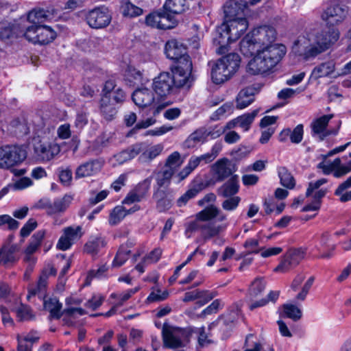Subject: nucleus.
Listing matches in <instances>:
<instances>
[{"instance_id":"obj_55","label":"nucleus","mask_w":351,"mask_h":351,"mask_svg":"<svg viewBox=\"0 0 351 351\" xmlns=\"http://www.w3.org/2000/svg\"><path fill=\"white\" fill-rule=\"evenodd\" d=\"M15 313L20 321H27L33 318L34 315L31 309L25 305L21 304L15 309Z\"/></svg>"},{"instance_id":"obj_19","label":"nucleus","mask_w":351,"mask_h":351,"mask_svg":"<svg viewBox=\"0 0 351 351\" xmlns=\"http://www.w3.org/2000/svg\"><path fill=\"white\" fill-rule=\"evenodd\" d=\"M34 152L40 160L49 161L60 153V147L54 141L40 140L34 144Z\"/></svg>"},{"instance_id":"obj_61","label":"nucleus","mask_w":351,"mask_h":351,"mask_svg":"<svg viewBox=\"0 0 351 351\" xmlns=\"http://www.w3.org/2000/svg\"><path fill=\"white\" fill-rule=\"evenodd\" d=\"M241 201V198L238 196L230 197L222 202L221 206L223 210L227 211L234 210Z\"/></svg>"},{"instance_id":"obj_36","label":"nucleus","mask_w":351,"mask_h":351,"mask_svg":"<svg viewBox=\"0 0 351 351\" xmlns=\"http://www.w3.org/2000/svg\"><path fill=\"white\" fill-rule=\"evenodd\" d=\"M105 245L106 242L103 238L98 237H91L85 244L84 251L92 256H95Z\"/></svg>"},{"instance_id":"obj_42","label":"nucleus","mask_w":351,"mask_h":351,"mask_svg":"<svg viewBox=\"0 0 351 351\" xmlns=\"http://www.w3.org/2000/svg\"><path fill=\"white\" fill-rule=\"evenodd\" d=\"M44 308L50 313V315L53 318H59L61 315L60 310L62 304L57 298H49L44 301Z\"/></svg>"},{"instance_id":"obj_20","label":"nucleus","mask_w":351,"mask_h":351,"mask_svg":"<svg viewBox=\"0 0 351 351\" xmlns=\"http://www.w3.org/2000/svg\"><path fill=\"white\" fill-rule=\"evenodd\" d=\"M165 51L169 59L176 60L177 63H180V61L184 62V59H190L185 46L176 39H171L167 42Z\"/></svg>"},{"instance_id":"obj_32","label":"nucleus","mask_w":351,"mask_h":351,"mask_svg":"<svg viewBox=\"0 0 351 351\" xmlns=\"http://www.w3.org/2000/svg\"><path fill=\"white\" fill-rule=\"evenodd\" d=\"M73 199V197L69 194H65L61 198H56L51 202V215L64 213L69 207Z\"/></svg>"},{"instance_id":"obj_22","label":"nucleus","mask_w":351,"mask_h":351,"mask_svg":"<svg viewBox=\"0 0 351 351\" xmlns=\"http://www.w3.org/2000/svg\"><path fill=\"white\" fill-rule=\"evenodd\" d=\"M151 180L147 178L132 190L123 200V204L130 205L144 199L150 187Z\"/></svg>"},{"instance_id":"obj_26","label":"nucleus","mask_w":351,"mask_h":351,"mask_svg":"<svg viewBox=\"0 0 351 351\" xmlns=\"http://www.w3.org/2000/svg\"><path fill=\"white\" fill-rule=\"evenodd\" d=\"M257 93L258 90L252 86L242 89L236 98L237 108L241 110L250 106L254 102L255 95Z\"/></svg>"},{"instance_id":"obj_17","label":"nucleus","mask_w":351,"mask_h":351,"mask_svg":"<svg viewBox=\"0 0 351 351\" xmlns=\"http://www.w3.org/2000/svg\"><path fill=\"white\" fill-rule=\"evenodd\" d=\"M303 249H293L288 251L281 258L279 265L274 269L276 272L285 273L298 265L305 257Z\"/></svg>"},{"instance_id":"obj_6","label":"nucleus","mask_w":351,"mask_h":351,"mask_svg":"<svg viewBox=\"0 0 351 351\" xmlns=\"http://www.w3.org/2000/svg\"><path fill=\"white\" fill-rule=\"evenodd\" d=\"M240 57L236 53H231L219 59L211 70V78L215 84H219L228 80L237 71Z\"/></svg>"},{"instance_id":"obj_10","label":"nucleus","mask_w":351,"mask_h":351,"mask_svg":"<svg viewBox=\"0 0 351 351\" xmlns=\"http://www.w3.org/2000/svg\"><path fill=\"white\" fill-rule=\"evenodd\" d=\"M164 343L170 348L184 347L190 339V331L186 328L164 326L162 329Z\"/></svg>"},{"instance_id":"obj_56","label":"nucleus","mask_w":351,"mask_h":351,"mask_svg":"<svg viewBox=\"0 0 351 351\" xmlns=\"http://www.w3.org/2000/svg\"><path fill=\"white\" fill-rule=\"evenodd\" d=\"M46 15L42 10H32L27 15V20L32 23L31 25H40L45 19Z\"/></svg>"},{"instance_id":"obj_37","label":"nucleus","mask_w":351,"mask_h":351,"mask_svg":"<svg viewBox=\"0 0 351 351\" xmlns=\"http://www.w3.org/2000/svg\"><path fill=\"white\" fill-rule=\"evenodd\" d=\"M124 80L128 85L134 86L143 82V73L135 67L129 66L125 71Z\"/></svg>"},{"instance_id":"obj_9","label":"nucleus","mask_w":351,"mask_h":351,"mask_svg":"<svg viewBox=\"0 0 351 351\" xmlns=\"http://www.w3.org/2000/svg\"><path fill=\"white\" fill-rule=\"evenodd\" d=\"M21 33L29 42L40 45L48 44L56 37V32L51 27L43 25H29Z\"/></svg>"},{"instance_id":"obj_59","label":"nucleus","mask_w":351,"mask_h":351,"mask_svg":"<svg viewBox=\"0 0 351 351\" xmlns=\"http://www.w3.org/2000/svg\"><path fill=\"white\" fill-rule=\"evenodd\" d=\"M169 296L167 291H161L160 289H156L151 292L147 298L149 302H160L165 300Z\"/></svg>"},{"instance_id":"obj_11","label":"nucleus","mask_w":351,"mask_h":351,"mask_svg":"<svg viewBox=\"0 0 351 351\" xmlns=\"http://www.w3.org/2000/svg\"><path fill=\"white\" fill-rule=\"evenodd\" d=\"M145 23L152 27L169 29L178 25V20L175 16L168 13L162 8L148 14L145 18Z\"/></svg>"},{"instance_id":"obj_31","label":"nucleus","mask_w":351,"mask_h":351,"mask_svg":"<svg viewBox=\"0 0 351 351\" xmlns=\"http://www.w3.org/2000/svg\"><path fill=\"white\" fill-rule=\"evenodd\" d=\"M47 285V271H42L36 285H32L28 288L27 299L29 300L32 296L36 295H38V297L41 299L45 295Z\"/></svg>"},{"instance_id":"obj_63","label":"nucleus","mask_w":351,"mask_h":351,"mask_svg":"<svg viewBox=\"0 0 351 351\" xmlns=\"http://www.w3.org/2000/svg\"><path fill=\"white\" fill-rule=\"evenodd\" d=\"M223 306L221 300H215L208 306L203 310L202 314L204 315L215 314Z\"/></svg>"},{"instance_id":"obj_58","label":"nucleus","mask_w":351,"mask_h":351,"mask_svg":"<svg viewBox=\"0 0 351 351\" xmlns=\"http://www.w3.org/2000/svg\"><path fill=\"white\" fill-rule=\"evenodd\" d=\"M314 280L315 278L313 276H311L307 279V280L302 286L301 291L296 295V300L300 301H304L306 299V295H308L309 290L311 289L314 282Z\"/></svg>"},{"instance_id":"obj_62","label":"nucleus","mask_w":351,"mask_h":351,"mask_svg":"<svg viewBox=\"0 0 351 351\" xmlns=\"http://www.w3.org/2000/svg\"><path fill=\"white\" fill-rule=\"evenodd\" d=\"M3 225H8L10 230H16L18 228L19 223L8 215H0V227Z\"/></svg>"},{"instance_id":"obj_50","label":"nucleus","mask_w":351,"mask_h":351,"mask_svg":"<svg viewBox=\"0 0 351 351\" xmlns=\"http://www.w3.org/2000/svg\"><path fill=\"white\" fill-rule=\"evenodd\" d=\"M183 160L181 158L180 154L178 152H174L171 154L167 158L165 162V168L167 169H172L173 173L180 167Z\"/></svg>"},{"instance_id":"obj_41","label":"nucleus","mask_w":351,"mask_h":351,"mask_svg":"<svg viewBox=\"0 0 351 351\" xmlns=\"http://www.w3.org/2000/svg\"><path fill=\"white\" fill-rule=\"evenodd\" d=\"M258 112L259 109H256L251 112L245 113L241 116L237 117V118L239 127L243 129L244 132L248 131L255 117L258 115Z\"/></svg>"},{"instance_id":"obj_48","label":"nucleus","mask_w":351,"mask_h":351,"mask_svg":"<svg viewBox=\"0 0 351 351\" xmlns=\"http://www.w3.org/2000/svg\"><path fill=\"white\" fill-rule=\"evenodd\" d=\"M130 250L127 245H122L114 258L112 265L114 267H121L128 259Z\"/></svg>"},{"instance_id":"obj_23","label":"nucleus","mask_w":351,"mask_h":351,"mask_svg":"<svg viewBox=\"0 0 351 351\" xmlns=\"http://www.w3.org/2000/svg\"><path fill=\"white\" fill-rule=\"evenodd\" d=\"M332 117V114H327L315 119L311 124L313 136H317L320 140L328 136L330 133L327 130V125Z\"/></svg>"},{"instance_id":"obj_49","label":"nucleus","mask_w":351,"mask_h":351,"mask_svg":"<svg viewBox=\"0 0 351 351\" xmlns=\"http://www.w3.org/2000/svg\"><path fill=\"white\" fill-rule=\"evenodd\" d=\"M174 173L172 169H167L166 168L158 172L156 175V180L158 187L166 186L169 184L171 179Z\"/></svg>"},{"instance_id":"obj_38","label":"nucleus","mask_w":351,"mask_h":351,"mask_svg":"<svg viewBox=\"0 0 351 351\" xmlns=\"http://www.w3.org/2000/svg\"><path fill=\"white\" fill-rule=\"evenodd\" d=\"M213 170L221 180L229 176L232 171L230 168L229 160L222 158L217 160L213 167Z\"/></svg>"},{"instance_id":"obj_15","label":"nucleus","mask_w":351,"mask_h":351,"mask_svg":"<svg viewBox=\"0 0 351 351\" xmlns=\"http://www.w3.org/2000/svg\"><path fill=\"white\" fill-rule=\"evenodd\" d=\"M325 175L332 174L335 178H341L351 171V160L343 165L339 158L333 160L322 162L317 165Z\"/></svg>"},{"instance_id":"obj_13","label":"nucleus","mask_w":351,"mask_h":351,"mask_svg":"<svg viewBox=\"0 0 351 351\" xmlns=\"http://www.w3.org/2000/svg\"><path fill=\"white\" fill-rule=\"evenodd\" d=\"M266 283L263 278H257L252 283L249 288L247 298L249 308L251 311L255 308L265 306L268 304V300L262 298V293L265 291Z\"/></svg>"},{"instance_id":"obj_14","label":"nucleus","mask_w":351,"mask_h":351,"mask_svg":"<svg viewBox=\"0 0 351 351\" xmlns=\"http://www.w3.org/2000/svg\"><path fill=\"white\" fill-rule=\"evenodd\" d=\"M152 88L160 101L176 93L177 90L171 79V75L167 72L160 73L154 78Z\"/></svg>"},{"instance_id":"obj_39","label":"nucleus","mask_w":351,"mask_h":351,"mask_svg":"<svg viewBox=\"0 0 351 351\" xmlns=\"http://www.w3.org/2000/svg\"><path fill=\"white\" fill-rule=\"evenodd\" d=\"M351 187V176L346 180L341 183L335 191V195L339 197L341 202H346L351 200V191L346 190Z\"/></svg>"},{"instance_id":"obj_18","label":"nucleus","mask_w":351,"mask_h":351,"mask_svg":"<svg viewBox=\"0 0 351 351\" xmlns=\"http://www.w3.org/2000/svg\"><path fill=\"white\" fill-rule=\"evenodd\" d=\"M83 235L82 228L80 226H68L62 230L56 247L60 250H69L75 243L79 241Z\"/></svg>"},{"instance_id":"obj_12","label":"nucleus","mask_w":351,"mask_h":351,"mask_svg":"<svg viewBox=\"0 0 351 351\" xmlns=\"http://www.w3.org/2000/svg\"><path fill=\"white\" fill-rule=\"evenodd\" d=\"M26 158V152L16 145H5L0 147V167L8 169L23 162Z\"/></svg>"},{"instance_id":"obj_54","label":"nucleus","mask_w":351,"mask_h":351,"mask_svg":"<svg viewBox=\"0 0 351 351\" xmlns=\"http://www.w3.org/2000/svg\"><path fill=\"white\" fill-rule=\"evenodd\" d=\"M43 237V233L40 232L34 234L32 237L31 241L25 250V254H33L40 245Z\"/></svg>"},{"instance_id":"obj_30","label":"nucleus","mask_w":351,"mask_h":351,"mask_svg":"<svg viewBox=\"0 0 351 351\" xmlns=\"http://www.w3.org/2000/svg\"><path fill=\"white\" fill-rule=\"evenodd\" d=\"M140 209V206L134 205L132 208L126 210L123 206H116L110 213L109 217V223L110 225L114 226L120 223V221L128 214L133 213Z\"/></svg>"},{"instance_id":"obj_45","label":"nucleus","mask_w":351,"mask_h":351,"mask_svg":"<svg viewBox=\"0 0 351 351\" xmlns=\"http://www.w3.org/2000/svg\"><path fill=\"white\" fill-rule=\"evenodd\" d=\"M16 249L14 246H5L0 250V265H6L16 261L15 257Z\"/></svg>"},{"instance_id":"obj_16","label":"nucleus","mask_w":351,"mask_h":351,"mask_svg":"<svg viewBox=\"0 0 351 351\" xmlns=\"http://www.w3.org/2000/svg\"><path fill=\"white\" fill-rule=\"evenodd\" d=\"M111 19L108 9L105 7L96 8L89 11L86 15L87 23L94 29H101L108 26Z\"/></svg>"},{"instance_id":"obj_29","label":"nucleus","mask_w":351,"mask_h":351,"mask_svg":"<svg viewBox=\"0 0 351 351\" xmlns=\"http://www.w3.org/2000/svg\"><path fill=\"white\" fill-rule=\"evenodd\" d=\"M163 149L164 145L162 143H158L149 147L147 146L145 143L143 152L140 155L138 160L142 163H149L158 156L162 152Z\"/></svg>"},{"instance_id":"obj_52","label":"nucleus","mask_w":351,"mask_h":351,"mask_svg":"<svg viewBox=\"0 0 351 351\" xmlns=\"http://www.w3.org/2000/svg\"><path fill=\"white\" fill-rule=\"evenodd\" d=\"M283 309L285 315L294 321H297L302 317V311L295 304H285L283 305Z\"/></svg>"},{"instance_id":"obj_27","label":"nucleus","mask_w":351,"mask_h":351,"mask_svg":"<svg viewBox=\"0 0 351 351\" xmlns=\"http://www.w3.org/2000/svg\"><path fill=\"white\" fill-rule=\"evenodd\" d=\"M101 166V162L97 160L85 162L77 168L75 178L92 176L100 171Z\"/></svg>"},{"instance_id":"obj_40","label":"nucleus","mask_w":351,"mask_h":351,"mask_svg":"<svg viewBox=\"0 0 351 351\" xmlns=\"http://www.w3.org/2000/svg\"><path fill=\"white\" fill-rule=\"evenodd\" d=\"M208 137L207 130L199 128L193 132L186 140L188 147H193L199 143H203Z\"/></svg>"},{"instance_id":"obj_2","label":"nucleus","mask_w":351,"mask_h":351,"mask_svg":"<svg viewBox=\"0 0 351 351\" xmlns=\"http://www.w3.org/2000/svg\"><path fill=\"white\" fill-rule=\"evenodd\" d=\"M228 226L227 215L212 204L197 213L194 219L185 224V235L190 238L193 232L199 231L205 239H210L225 231Z\"/></svg>"},{"instance_id":"obj_21","label":"nucleus","mask_w":351,"mask_h":351,"mask_svg":"<svg viewBox=\"0 0 351 351\" xmlns=\"http://www.w3.org/2000/svg\"><path fill=\"white\" fill-rule=\"evenodd\" d=\"M347 11L338 4H332L326 8L322 14V19L328 25H335L342 22Z\"/></svg>"},{"instance_id":"obj_8","label":"nucleus","mask_w":351,"mask_h":351,"mask_svg":"<svg viewBox=\"0 0 351 351\" xmlns=\"http://www.w3.org/2000/svg\"><path fill=\"white\" fill-rule=\"evenodd\" d=\"M172 68L171 79L176 88H190L194 81L192 74L193 64L191 59H184Z\"/></svg>"},{"instance_id":"obj_4","label":"nucleus","mask_w":351,"mask_h":351,"mask_svg":"<svg viewBox=\"0 0 351 351\" xmlns=\"http://www.w3.org/2000/svg\"><path fill=\"white\" fill-rule=\"evenodd\" d=\"M286 52V47L282 44L275 43L257 48L254 57L248 62L247 71L253 75L270 71L280 62Z\"/></svg>"},{"instance_id":"obj_1","label":"nucleus","mask_w":351,"mask_h":351,"mask_svg":"<svg viewBox=\"0 0 351 351\" xmlns=\"http://www.w3.org/2000/svg\"><path fill=\"white\" fill-rule=\"evenodd\" d=\"M339 37L336 29L328 32L310 29L298 36L293 44L292 52L302 60H309L328 50Z\"/></svg>"},{"instance_id":"obj_60","label":"nucleus","mask_w":351,"mask_h":351,"mask_svg":"<svg viewBox=\"0 0 351 351\" xmlns=\"http://www.w3.org/2000/svg\"><path fill=\"white\" fill-rule=\"evenodd\" d=\"M106 271H107V267H106V265H101L97 269L90 270L88 273L86 284L87 285H90V281L93 278H98V279L101 278L104 276V274L106 272Z\"/></svg>"},{"instance_id":"obj_64","label":"nucleus","mask_w":351,"mask_h":351,"mask_svg":"<svg viewBox=\"0 0 351 351\" xmlns=\"http://www.w3.org/2000/svg\"><path fill=\"white\" fill-rule=\"evenodd\" d=\"M303 138V125H298L293 130H291L290 140L293 143H299Z\"/></svg>"},{"instance_id":"obj_35","label":"nucleus","mask_w":351,"mask_h":351,"mask_svg":"<svg viewBox=\"0 0 351 351\" xmlns=\"http://www.w3.org/2000/svg\"><path fill=\"white\" fill-rule=\"evenodd\" d=\"M100 110L102 115L107 120H112L117 112L115 104L107 97H101Z\"/></svg>"},{"instance_id":"obj_25","label":"nucleus","mask_w":351,"mask_h":351,"mask_svg":"<svg viewBox=\"0 0 351 351\" xmlns=\"http://www.w3.org/2000/svg\"><path fill=\"white\" fill-rule=\"evenodd\" d=\"M327 182L328 180L326 178H321L315 182H311L306 189V196L322 203V199L326 195L327 190L324 188L320 189V186Z\"/></svg>"},{"instance_id":"obj_24","label":"nucleus","mask_w":351,"mask_h":351,"mask_svg":"<svg viewBox=\"0 0 351 351\" xmlns=\"http://www.w3.org/2000/svg\"><path fill=\"white\" fill-rule=\"evenodd\" d=\"M215 296L216 293L215 292L206 290L195 289L186 292L182 300L184 302H188L198 300V303H199L200 305H204L214 298Z\"/></svg>"},{"instance_id":"obj_7","label":"nucleus","mask_w":351,"mask_h":351,"mask_svg":"<svg viewBox=\"0 0 351 351\" xmlns=\"http://www.w3.org/2000/svg\"><path fill=\"white\" fill-rule=\"evenodd\" d=\"M132 99L134 104L139 108L153 107V114L156 116L167 106L169 102H163L156 99L152 90L147 88H137L132 94Z\"/></svg>"},{"instance_id":"obj_47","label":"nucleus","mask_w":351,"mask_h":351,"mask_svg":"<svg viewBox=\"0 0 351 351\" xmlns=\"http://www.w3.org/2000/svg\"><path fill=\"white\" fill-rule=\"evenodd\" d=\"M121 12L125 16L136 17L143 14V10L130 1H125L121 4Z\"/></svg>"},{"instance_id":"obj_57","label":"nucleus","mask_w":351,"mask_h":351,"mask_svg":"<svg viewBox=\"0 0 351 351\" xmlns=\"http://www.w3.org/2000/svg\"><path fill=\"white\" fill-rule=\"evenodd\" d=\"M104 297L99 293H95L92 295L91 298L88 300L85 304V306L87 308L93 311L98 308L103 303Z\"/></svg>"},{"instance_id":"obj_46","label":"nucleus","mask_w":351,"mask_h":351,"mask_svg":"<svg viewBox=\"0 0 351 351\" xmlns=\"http://www.w3.org/2000/svg\"><path fill=\"white\" fill-rule=\"evenodd\" d=\"M239 191V181L237 177H232L221 187V194L224 197L234 195Z\"/></svg>"},{"instance_id":"obj_5","label":"nucleus","mask_w":351,"mask_h":351,"mask_svg":"<svg viewBox=\"0 0 351 351\" xmlns=\"http://www.w3.org/2000/svg\"><path fill=\"white\" fill-rule=\"evenodd\" d=\"M276 31L270 26H261L253 29L240 43V50L245 56H252L257 48L267 45H274Z\"/></svg>"},{"instance_id":"obj_53","label":"nucleus","mask_w":351,"mask_h":351,"mask_svg":"<svg viewBox=\"0 0 351 351\" xmlns=\"http://www.w3.org/2000/svg\"><path fill=\"white\" fill-rule=\"evenodd\" d=\"M188 330L190 331V337L195 334L197 337V341L200 346H204L210 343L208 335L205 332V328L189 327Z\"/></svg>"},{"instance_id":"obj_3","label":"nucleus","mask_w":351,"mask_h":351,"mask_svg":"<svg viewBox=\"0 0 351 351\" xmlns=\"http://www.w3.org/2000/svg\"><path fill=\"white\" fill-rule=\"evenodd\" d=\"M237 2H228L224 6L226 21L217 29L215 42L219 45L217 52L220 54L227 51V45L238 40L248 27L245 18L240 16L242 13L237 10Z\"/></svg>"},{"instance_id":"obj_44","label":"nucleus","mask_w":351,"mask_h":351,"mask_svg":"<svg viewBox=\"0 0 351 351\" xmlns=\"http://www.w3.org/2000/svg\"><path fill=\"white\" fill-rule=\"evenodd\" d=\"M138 290L139 287H135L134 289L126 290L125 291L121 293H112L110 295V299L114 300V302L116 303L117 306H121Z\"/></svg>"},{"instance_id":"obj_34","label":"nucleus","mask_w":351,"mask_h":351,"mask_svg":"<svg viewBox=\"0 0 351 351\" xmlns=\"http://www.w3.org/2000/svg\"><path fill=\"white\" fill-rule=\"evenodd\" d=\"M206 184L204 182H196L193 186L189 189L178 199V206L181 207L184 206L189 199L195 197L199 192L206 187Z\"/></svg>"},{"instance_id":"obj_33","label":"nucleus","mask_w":351,"mask_h":351,"mask_svg":"<svg viewBox=\"0 0 351 351\" xmlns=\"http://www.w3.org/2000/svg\"><path fill=\"white\" fill-rule=\"evenodd\" d=\"M335 64L333 61L322 62L313 69L311 75L315 79L328 77L335 72Z\"/></svg>"},{"instance_id":"obj_28","label":"nucleus","mask_w":351,"mask_h":351,"mask_svg":"<svg viewBox=\"0 0 351 351\" xmlns=\"http://www.w3.org/2000/svg\"><path fill=\"white\" fill-rule=\"evenodd\" d=\"M317 249L319 252L320 258H329L331 257L335 245L330 243V236L328 232H324L321 235Z\"/></svg>"},{"instance_id":"obj_43","label":"nucleus","mask_w":351,"mask_h":351,"mask_svg":"<svg viewBox=\"0 0 351 351\" xmlns=\"http://www.w3.org/2000/svg\"><path fill=\"white\" fill-rule=\"evenodd\" d=\"M200 160L197 156H192L190 158L186 166L180 171L176 176L178 181L184 180L195 168L200 164Z\"/></svg>"},{"instance_id":"obj_51","label":"nucleus","mask_w":351,"mask_h":351,"mask_svg":"<svg viewBox=\"0 0 351 351\" xmlns=\"http://www.w3.org/2000/svg\"><path fill=\"white\" fill-rule=\"evenodd\" d=\"M278 176L281 184L289 189H292L295 186V181L291 174L283 167L278 168Z\"/></svg>"}]
</instances>
